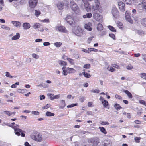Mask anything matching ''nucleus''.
<instances>
[{"mask_svg":"<svg viewBox=\"0 0 146 146\" xmlns=\"http://www.w3.org/2000/svg\"><path fill=\"white\" fill-rule=\"evenodd\" d=\"M140 75L141 78L146 80V73H141Z\"/></svg>","mask_w":146,"mask_h":146,"instance_id":"nucleus-33","label":"nucleus"},{"mask_svg":"<svg viewBox=\"0 0 146 146\" xmlns=\"http://www.w3.org/2000/svg\"><path fill=\"white\" fill-rule=\"evenodd\" d=\"M60 103L61 104V106L59 107V108L63 109L66 106V104L65 101L63 100H61Z\"/></svg>","mask_w":146,"mask_h":146,"instance_id":"nucleus-22","label":"nucleus"},{"mask_svg":"<svg viewBox=\"0 0 146 146\" xmlns=\"http://www.w3.org/2000/svg\"><path fill=\"white\" fill-rule=\"evenodd\" d=\"M40 25L39 23H36L34 24L33 27L34 28L36 29L40 27Z\"/></svg>","mask_w":146,"mask_h":146,"instance_id":"nucleus-32","label":"nucleus"},{"mask_svg":"<svg viewBox=\"0 0 146 146\" xmlns=\"http://www.w3.org/2000/svg\"><path fill=\"white\" fill-rule=\"evenodd\" d=\"M100 123L102 125H108L109 123L108 122L101 121L100 122Z\"/></svg>","mask_w":146,"mask_h":146,"instance_id":"nucleus-44","label":"nucleus"},{"mask_svg":"<svg viewBox=\"0 0 146 146\" xmlns=\"http://www.w3.org/2000/svg\"><path fill=\"white\" fill-rule=\"evenodd\" d=\"M115 97L116 98L119 99V100H122V97L120 96V95H119L117 94H116L115 96Z\"/></svg>","mask_w":146,"mask_h":146,"instance_id":"nucleus-63","label":"nucleus"},{"mask_svg":"<svg viewBox=\"0 0 146 146\" xmlns=\"http://www.w3.org/2000/svg\"><path fill=\"white\" fill-rule=\"evenodd\" d=\"M31 26L29 23L25 22L23 23V29L24 30L29 29L30 27Z\"/></svg>","mask_w":146,"mask_h":146,"instance_id":"nucleus-15","label":"nucleus"},{"mask_svg":"<svg viewBox=\"0 0 146 146\" xmlns=\"http://www.w3.org/2000/svg\"><path fill=\"white\" fill-rule=\"evenodd\" d=\"M133 30L141 36H143L144 34V32L142 30H138L135 28H133Z\"/></svg>","mask_w":146,"mask_h":146,"instance_id":"nucleus-12","label":"nucleus"},{"mask_svg":"<svg viewBox=\"0 0 146 146\" xmlns=\"http://www.w3.org/2000/svg\"><path fill=\"white\" fill-rule=\"evenodd\" d=\"M94 4L89 7H86V10L88 11V9H92V13L93 14L94 18L97 21L99 22L102 21L103 17L102 15L98 13L99 12L102 13L103 11L100 5L99 0H94Z\"/></svg>","mask_w":146,"mask_h":146,"instance_id":"nucleus-1","label":"nucleus"},{"mask_svg":"<svg viewBox=\"0 0 146 146\" xmlns=\"http://www.w3.org/2000/svg\"><path fill=\"white\" fill-rule=\"evenodd\" d=\"M114 107L117 110H119L120 109L122 108V107L120 106V105L117 103L115 104L114 105Z\"/></svg>","mask_w":146,"mask_h":146,"instance_id":"nucleus-25","label":"nucleus"},{"mask_svg":"<svg viewBox=\"0 0 146 146\" xmlns=\"http://www.w3.org/2000/svg\"><path fill=\"white\" fill-rule=\"evenodd\" d=\"M142 24L145 27H146V18L142 19L141 21Z\"/></svg>","mask_w":146,"mask_h":146,"instance_id":"nucleus-29","label":"nucleus"},{"mask_svg":"<svg viewBox=\"0 0 146 146\" xmlns=\"http://www.w3.org/2000/svg\"><path fill=\"white\" fill-rule=\"evenodd\" d=\"M67 59L71 64L73 65L74 64V60L72 59L68 58H67Z\"/></svg>","mask_w":146,"mask_h":146,"instance_id":"nucleus-41","label":"nucleus"},{"mask_svg":"<svg viewBox=\"0 0 146 146\" xmlns=\"http://www.w3.org/2000/svg\"><path fill=\"white\" fill-rule=\"evenodd\" d=\"M63 5L67 6L68 4V2L66 0H64L62 1Z\"/></svg>","mask_w":146,"mask_h":146,"instance_id":"nucleus-45","label":"nucleus"},{"mask_svg":"<svg viewBox=\"0 0 146 146\" xmlns=\"http://www.w3.org/2000/svg\"><path fill=\"white\" fill-rule=\"evenodd\" d=\"M50 44L49 42H46L43 43V45L44 46H46L50 45Z\"/></svg>","mask_w":146,"mask_h":146,"instance_id":"nucleus-64","label":"nucleus"},{"mask_svg":"<svg viewBox=\"0 0 146 146\" xmlns=\"http://www.w3.org/2000/svg\"><path fill=\"white\" fill-rule=\"evenodd\" d=\"M42 135L41 134H39L36 137V141L40 142L42 141Z\"/></svg>","mask_w":146,"mask_h":146,"instance_id":"nucleus-19","label":"nucleus"},{"mask_svg":"<svg viewBox=\"0 0 146 146\" xmlns=\"http://www.w3.org/2000/svg\"><path fill=\"white\" fill-rule=\"evenodd\" d=\"M123 92L127 94V96L129 98L131 99L133 98V96L131 93L128 90H124L123 91Z\"/></svg>","mask_w":146,"mask_h":146,"instance_id":"nucleus-16","label":"nucleus"},{"mask_svg":"<svg viewBox=\"0 0 146 146\" xmlns=\"http://www.w3.org/2000/svg\"><path fill=\"white\" fill-rule=\"evenodd\" d=\"M113 15L114 18L117 19L119 16V13L116 7L113 8L112 10Z\"/></svg>","mask_w":146,"mask_h":146,"instance_id":"nucleus-7","label":"nucleus"},{"mask_svg":"<svg viewBox=\"0 0 146 146\" xmlns=\"http://www.w3.org/2000/svg\"><path fill=\"white\" fill-rule=\"evenodd\" d=\"M99 129H100V131L104 134H106L107 133L106 131L104 128L100 127Z\"/></svg>","mask_w":146,"mask_h":146,"instance_id":"nucleus-28","label":"nucleus"},{"mask_svg":"<svg viewBox=\"0 0 146 146\" xmlns=\"http://www.w3.org/2000/svg\"><path fill=\"white\" fill-rule=\"evenodd\" d=\"M125 19L127 21L131 23H133V21L131 19V17L127 11H126L125 13Z\"/></svg>","mask_w":146,"mask_h":146,"instance_id":"nucleus-8","label":"nucleus"},{"mask_svg":"<svg viewBox=\"0 0 146 146\" xmlns=\"http://www.w3.org/2000/svg\"><path fill=\"white\" fill-rule=\"evenodd\" d=\"M82 74L85 77L87 78H89L91 77V75L89 74L86 73L84 72H82Z\"/></svg>","mask_w":146,"mask_h":146,"instance_id":"nucleus-30","label":"nucleus"},{"mask_svg":"<svg viewBox=\"0 0 146 146\" xmlns=\"http://www.w3.org/2000/svg\"><path fill=\"white\" fill-rule=\"evenodd\" d=\"M46 115L47 116H54V114L53 113L47 111L46 113Z\"/></svg>","mask_w":146,"mask_h":146,"instance_id":"nucleus-31","label":"nucleus"},{"mask_svg":"<svg viewBox=\"0 0 146 146\" xmlns=\"http://www.w3.org/2000/svg\"><path fill=\"white\" fill-rule=\"evenodd\" d=\"M103 26L102 25L101 23H98L97 25V29L98 30L101 31L103 29Z\"/></svg>","mask_w":146,"mask_h":146,"instance_id":"nucleus-24","label":"nucleus"},{"mask_svg":"<svg viewBox=\"0 0 146 146\" xmlns=\"http://www.w3.org/2000/svg\"><path fill=\"white\" fill-rule=\"evenodd\" d=\"M76 20H75V21H74V22H73L72 21H71V22H72L71 23H69L70 25H71L72 27H75L76 25V23H75V21H76Z\"/></svg>","mask_w":146,"mask_h":146,"instance_id":"nucleus-36","label":"nucleus"},{"mask_svg":"<svg viewBox=\"0 0 146 146\" xmlns=\"http://www.w3.org/2000/svg\"><path fill=\"white\" fill-rule=\"evenodd\" d=\"M58 8L60 10H62L63 9V4L62 2L59 1L58 2L57 4Z\"/></svg>","mask_w":146,"mask_h":146,"instance_id":"nucleus-17","label":"nucleus"},{"mask_svg":"<svg viewBox=\"0 0 146 146\" xmlns=\"http://www.w3.org/2000/svg\"><path fill=\"white\" fill-rule=\"evenodd\" d=\"M89 141L92 144L93 146H96L99 143V139L97 138H94L90 139Z\"/></svg>","mask_w":146,"mask_h":146,"instance_id":"nucleus-6","label":"nucleus"},{"mask_svg":"<svg viewBox=\"0 0 146 146\" xmlns=\"http://www.w3.org/2000/svg\"><path fill=\"white\" fill-rule=\"evenodd\" d=\"M92 26L91 23L89 22L88 23L84 25L85 28L88 30L91 31L92 30V28L91 27Z\"/></svg>","mask_w":146,"mask_h":146,"instance_id":"nucleus-14","label":"nucleus"},{"mask_svg":"<svg viewBox=\"0 0 146 146\" xmlns=\"http://www.w3.org/2000/svg\"><path fill=\"white\" fill-rule=\"evenodd\" d=\"M5 76L7 77H9L10 78H12L13 77V76L10 75V73L7 72H5Z\"/></svg>","mask_w":146,"mask_h":146,"instance_id":"nucleus-43","label":"nucleus"},{"mask_svg":"<svg viewBox=\"0 0 146 146\" xmlns=\"http://www.w3.org/2000/svg\"><path fill=\"white\" fill-rule=\"evenodd\" d=\"M68 72L67 69L66 70H63L62 74L64 76L67 75Z\"/></svg>","mask_w":146,"mask_h":146,"instance_id":"nucleus-54","label":"nucleus"},{"mask_svg":"<svg viewBox=\"0 0 146 146\" xmlns=\"http://www.w3.org/2000/svg\"><path fill=\"white\" fill-rule=\"evenodd\" d=\"M141 7L144 11H146V3H144L141 4Z\"/></svg>","mask_w":146,"mask_h":146,"instance_id":"nucleus-42","label":"nucleus"},{"mask_svg":"<svg viewBox=\"0 0 146 146\" xmlns=\"http://www.w3.org/2000/svg\"><path fill=\"white\" fill-rule=\"evenodd\" d=\"M76 105H77V104H72L71 105H68L67 106V107L68 108H71V107H74Z\"/></svg>","mask_w":146,"mask_h":146,"instance_id":"nucleus-59","label":"nucleus"},{"mask_svg":"<svg viewBox=\"0 0 146 146\" xmlns=\"http://www.w3.org/2000/svg\"><path fill=\"white\" fill-rule=\"evenodd\" d=\"M106 34V32L105 31L103 30L100 31V35L101 36H103Z\"/></svg>","mask_w":146,"mask_h":146,"instance_id":"nucleus-48","label":"nucleus"},{"mask_svg":"<svg viewBox=\"0 0 146 146\" xmlns=\"http://www.w3.org/2000/svg\"><path fill=\"white\" fill-rule=\"evenodd\" d=\"M118 5L119 9L122 11H125V5L122 2H120L118 3Z\"/></svg>","mask_w":146,"mask_h":146,"instance_id":"nucleus-10","label":"nucleus"},{"mask_svg":"<svg viewBox=\"0 0 146 146\" xmlns=\"http://www.w3.org/2000/svg\"><path fill=\"white\" fill-rule=\"evenodd\" d=\"M38 3V0H29V3L31 8H35L36 5Z\"/></svg>","mask_w":146,"mask_h":146,"instance_id":"nucleus-5","label":"nucleus"},{"mask_svg":"<svg viewBox=\"0 0 146 146\" xmlns=\"http://www.w3.org/2000/svg\"><path fill=\"white\" fill-rule=\"evenodd\" d=\"M1 28L2 29H5L6 30L9 31L10 29V28L7 26L5 25H2L1 26Z\"/></svg>","mask_w":146,"mask_h":146,"instance_id":"nucleus-27","label":"nucleus"},{"mask_svg":"<svg viewBox=\"0 0 146 146\" xmlns=\"http://www.w3.org/2000/svg\"><path fill=\"white\" fill-rule=\"evenodd\" d=\"M91 92L93 93H98L100 92V90L98 89H97L96 90H92Z\"/></svg>","mask_w":146,"mask_h":146,"instance_id":"nucleus-51","label":"nucleus"},{"mask_svg":"<svg viewBox=\"0 0 146 146\" xmlns=\"http://www.w3.org/2000/svg\"><path fill=\"white\" fill-rule=\"evenodd\" d=\"M72 32L75 35L78 36H81L82 35V29L80 26H78L75 30H72Z\"/></svg>","mask_w":146,"mask_h":146,"instance_id":"nucleus-3","label":"nucleus"},{"mask_svg":"<svg viewBox=\"0 0 146 146\" xmlns=\"http://www.w3.org/2000/svg\"><path fill=\"white\" fill-rule=\"evenodd\" d=\"M92 15L91 13H87L86 15H83V17L84 18H90L92 17Z\"/></svg>","mask_w":146,"mask_h":146,"instance_id":"nucleus-23","label":"nucleus"},{"mask_svg":"<svg viewBox=\"0 0 146 146\" xmlns=\"http://www.w3.org/2000/svg\"><path fill=\"white\" fill-rule=\"evenodd\" d=\"M56 31L62 33H66L67 30L65 27L62 26H56L55 27Z\"/></svg>","mask_w":146,"mask_h":146,"instance_id":"nucleus-4","label":"nucleus"},{"mask_svg":"<svg viewBox=\"0 0 146 146\" xmlns=\"http://www.w3.org/2000/svg\"><path fill=\"white\" fill-rule=\"evenodd\" d=\"M125 3L129 5H131V0H127Z\"/></svg>","mask_w":146,"mask_h":146,"instance_id":"nucleus-62","label":"nucleus"},{"mask_svg":"<svg viewBox=\"0 0 146 146\" xmlns=\"http://www.w3.org/2000/svg\"><path fill=\"white\" fill-rule=\"evenodd\" d=\"M62 44V43L60 42H56L54 43V45L57 47H60Z\"/></svg>","mask_w":146,"mask_h":146,"instance_id":"nucleus-34","label":"nucleus"},{"mask_svg":"<svg viewBox=\"0 0 146 146\" xmlns=\"http://www.w3.org/2000/svg\"><path fill=\"white\" fill-rule=\"evenodd\" d=\"M107 69L109 71H111V72H113L115 70L112 67L108 66L107 68Z\"/></svg>","mask_w":146,"mask_h":146,"instance_id":"nucleus-35","label":"nucleus"},{"mask_svg":"<svg viewBox=\"0 0 146 146\" xmlns=\"http://www.w3.org/2000/svg\"><path fill=\"white\" fill-rule=\"evenodd\" d=\"M47 96L50 97V98L51 100H54L53 96L54 94L51 93H48L47 94Z\"/></svg>","mask_w":146,"mask_h":146,"instance_id":"nucleus-39","label":"nucleus"},{"mask_svg":"<svg viewBox=\"0 0 146 146\" xmlns=\"http://www.w3.org/2000/svg\"><path fill=\"white\" fill-rule=\"evenodd\" d=\"M90 64H85L84 66V68H86V69H89L90 68Z\"/></svg>","mask_w":146,"mask_h":146,"instance_id":"nucleus-56","label":"nucleus"},{"mask_svg":"<svg viewBox=\"0 0 146 146\" xmlns=\"http://www.w3.org/2000/svg\"><path fill=\"white\" fill-rule=\"evenodd\" d=\"M108 27L112 31L115 32L116 31L115 29L113 26H108Z\"/></svg>","mask_w":146,"mask_h":146,"instance_id":"nucleus-38","label":"nucleus"},{"mask_svg":"<svg viewBox=\"0 0 146 146\" xmlns=\"http://www.w3.org/2000/svg\"><path fill=\"white\" fill-rule=\"evenodd\" d=\"M20 37V35L19 33H16V35L14 36L12 38V40H15L19 39Z\"/></svg>","mask_w":146,"mask_h":146,"instance_id":"nucleus-18","label":"nucleus"},{"mask_svg":"<svg viewBox=\"0 0 146 146\" xmlns=\"http://www.w3.org/2000/svg\"><path fill=\"white\" fill-rule=\"evenodd\" d=\"M88 49L90 51V52L93 51L95 52H97L98 51V50L93 48H89Z\"/></svg>","mask_w":146,"mask_h":146,"instance_id":"nucleus-57","label":"nucleus"},{"mask_svg":"<svg viewBox=\"0 0 146 146\" xmlns=\"http://www.w3.org/2000/svg\"><path fill=\"white\" fill-rule=\"evenodd\" d=\"M58 63L60 65L62 66H66L67 64V63L66 62L62 61L61 60H59L58 61Z\"/></svg>","mask_w":146,"mask_h":146,"instance_id":"nucleus-26","label":"nucleus"},{"mask_svg":"<svg viewBox=\"0 0 146 146\" xmlns=\"http://www.w3.org/2000/svg\"><path fill=\"white\" fill-rule=\"evenodd\" d=\"M133 66L130 64H129L127 66H126L127 69L129 70H131L133 69Z\"/></svg>","mask_w":146,"mask_h":146,"instance_id":"nucleus-40","label":"nucleus"},{"mask_svg":"<svg viewBox=\"0 0 146 146\" xmlns=\"http://www.w3.org/2000/svg\"><path fill=\"white\" fill-rule=\"evenodd\" d=\"M40 13H41L39 11L36 10L35 11V14L36 17H38Z\"/></svg>","mask_w":146,"mask_h":146,"instance_id":"nucleus-37","label":"nucleus"},{"mask_svg":"<svg viewBox=\"0 0 146 146\" xmlns=\"http://www.w3.org/2000/svg\"><path fill=\"white\" fill-rule=\"evenodd\" d=\"M12 24L15 27L17 28H19L20 27L21 25V23L18 21H12L11 22Z\"/></svg>","mask_w":146,"mask_h":146,"instance_id":"nucleus-13","label":"nucleus"},{"mask_svg":"<svg viewBox=\"0 0 146 146\" xmlns=\"http://www.w3.org/2000/svg\"><path fill=\"white\" fill-rule=\"evenodd\" d=\"M141 138L139 137H136L134 138V140L137 143H139Z\"/></svg>","mask_w":146,"mask_h":146,"instance_id":"nucleus-53","label":"nucleus"},{"mask_svg":"<svg viewBox=\"0 0 146 146\" xmlns=\"http://www.w3.org/2000/svg\"><path fill=\"white\" fill-rule=\"evenodd\" d=\"M112 142L109 139H106L104 141L103 146H111Z\"/></svg>","mask_w":146,"mask_h":146,"instance_id":"nucleus-11","label":"nucleus"},{"mask_svg":"<svg viewBox=\"0 0 146 146\" xmlns=\"http://www.w3.org/2000/svg\"><path fill=\"white\" fill-rule=\"evenodd\" d=\"M5 114L8 115L9 116H10L11 115V113L8 111H5L4 112Z\"/></svg>","mask_w":146,"mask_h":146,"instance_id":"nucleus-61","label":"nucleus"},{"mask_svg":"<svg viewBox=\"0 0 146 146\" xmlns=\"http://www.w3.org/2000/svg\"><path fill=\"white\" fill-rule=\"evenodd\" d=\"M14 130L15 131V134L18 136H19L20 135V132H21L22 130L19 128H14Z\"/></svg>","mask_w":146,"mask_h":146,"instance_id":"nucleus-20","label":"nucleus"},{"mask_svg":"<svg viewBox=\"0 0 146 146\" xmlns=\"http://www.w3.org/2000/svg\"><path fill=\"white\" fill-rule=\"evenodd\" d=\"M109 36L110 37L112 38L113 39H115V36L114 34L112 33L109 34Z\"/></svg>","mask_w":146,"mask_h":146,"instance_id":"nucleus-58","label":"nucleus"},{"mask_svg":"<svg viewBox=\"0 0 146 146\" xmlns=\"http://www.w3.org/2000/svg\"><path fill=\"white\" fill-rule=\"evenodd\" d=\"M85 98L83 96L80 97L79 98V100L82 102H83L84 101Z\"/></svg>","mask_w":146,"mask_h":146,"instance_id":"nucleus-60","label":"nucleus"},{"mask_svg":"<svg viewBox=\"0 0 146 146\" xmlns=\"http://www.w3.org/2000/svg\"><path fill=\"white\" fill-rule=\"evenodd\" d=\"M102 104L105 107H106L108 105V102L107 101L105 100H104V103Z\"/></svg>","mask_w":146,"mask_h":146,"instance_id":"nucleus-55","label":"nucleus"},{"mask_svg":"<svg viewBox=\"0 0 146 146\" xmlns=\"http://www.w3.org/2000/svg\"><path fill=\"white\" fill-rule=\"evenodd\" d=\"M73 20L74 21H75V19L74 17H72L69 15H67L66 18V20L68 23H72L71 21Z\"/></svg>","mask_w":146,"mask_h":146,"instance_id":"nucleus-9","label":"nucleus"},{"mask_svg":"<svg viewBox=\"0 0 146 146\" xmlns=\"http://www.w3.org/2000/svg\"><path fill=\"white\" fill-rule=\"evenodd\" d=\"M31 113L33 114L37 115L39 114V112L37 111H32Z\"/></svg>","mask_w":146,"mask_h":146,"instance_id":"nucleus-50","label":"nucleus"},{"mask_svg":"<svg viewBox=\"0 0 146 146\" xmlns=\"http://www.w3.org/2000/svg\"><path fill=\"white\" fill-rule=\"evenodd\" d=\"M70 5L72 9L76 13H80L81 11L77 5L74 1L72 0L70 2Z\"/></svg>","mask_w":146,"mask_h":146,"instance_id":"nucleus-2","label":"nucleus"},{"mask_svg":"<svg viewBox=\"0 0 146 146\" xmlns=\"http://www.w3.org/2000/svg\"><path fill=\"white\" fill-rule=\"evenodd\" d=\"M30 136L31 139L36 141V136L34 134H31Z\"/></svg>","mask_w":146,"mask_h":146,"instance_id":"nucleus-47","label":"nucleus"},{"mask_svg":"<svg viewBox=\"0 0 146 146\" xmlns=\"http://www.w3.org/2000/svg\"><path fill=\"white\" fill-rule=\"evenodd\" d=\"M67 71L69 73H75L76 71L72 68H67Z\"/></svg>","mask_w":146,"mask_h":146,"instance_id":"nucleus-21","label":"nucleus"},{"mask_svg":"<svg viewBox=\"0 0 146 146\" xmlns=\"http://www.w3.org/2000/svg\"><path fill=\"white\" fill-rule=\"evenodd\" d=\"M117 25L119 28H122L123 27V25L122 23H121L119 22L118 23H117Z\"/></svg>","mask_w":146,"mask_h":146,"instance_id":"nucleus-52","label":"nucleus"},{"mask_svg":"<svg viewBox=\"0 0 146 146\" xmlns=\"http://www.w3.org/2000/svg\"><path fill=\"white\" fill-rule=\"evenodd\" d=\"M19 82H17L15 83L12 85L11 86V87L12 88H15L17 87L16 85H19Z\"/></svg>","mask_w":146,"mask_h":146,"instance_id":"nucleus-49","label":"nucleus"},{"mask_svg":"<svg viewBox=\"0 0 146 146\" xmlns=\"http://www.w3.org/2000/svg\"><path fill=\"white\" fill-rule=\"evenodd\" d=\"M32 56L35 59H38L39 58V56L35 54H32Z\"/></svg>","mask_w":146,"mask_h":146,"instance_id":"nucleus-46","label":"nucleus"}]
</instances>
